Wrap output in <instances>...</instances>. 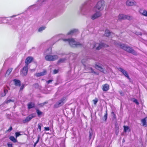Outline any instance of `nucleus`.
<instances>
[{"label": "nucleus", "mask_w": 147, "mask_h": 147, "mask_svg": "<svg viewBox=\"0 0 147 147\" xmlns=\"http://www.w3.org/2000/svg\"><path fill=\"white\" fill-rule=\"evenodd\" d=\"M118 45L121 48L126 51L128 52L131 53L135 55H137V53L134 50L132 49L131 47L127 46L125 44L121 43L118 44Z\"/></svg>", "instance_id": "2"}, {"label": "nucleus", "mask_w": 147, "mask_h": 147, "mask_svg": "<svg viewBox=\"0 0 147 147\" xmlns=\"http://www.w3.org/2000/svg\"><path fill=\"white\" fill-rule=\"evenodd\" d=\"M47 103H48L47 102H43V104L44 105H45V104H47Z\"/></svg>", "instance_id": "55"}, {"label": "nucleus", "mask_w": 147, "mask_h": 147, "mask_svg": "<svg viewBox=\"0 0 147 147\" xmlns=\"http://www.w3.org/2000/svg\"><path fill=\"white\" fill-rule=\"evenodd\" d=\"M14 101V100H13L9 99L8 100H6L5 102L4 103L7 104L11 102H13Z\"/></svg>", "instance_id": "36"}, {"label": "nucleus", "mask_w": 147, "mask_h": 147, "mask_svg": "<svg viewBox=\"0 0 147 147\" xmlns=\"http://www.w3.org/2000/svg\"><path fill=\"white\" fill-rule=\"evenodd\" d=\"M46 28V27L45 26H42L40 27L38 30V31L39 32H41L43 30H44Z\"/></svg>", "instance_id": "35"}, {"label": "nucleus", "mask_w": 147, "mask_h": 147, "mask_svg": "<svg viewBox=\"0 0 147 147\" xmlns=\"http://www.w3.org/2000/svg\"><path fill=\"white\" fill-rule=\"evenodd\" d=\"M95 68L96 69L99 70L102 72H103L104 71V69L100 66L97 64H96L95 65Z\"/></svg>", "instance_id": "22"}, {"label": "nucleus", "mask_w": 147, "mask_h": 147, "mask_svg": "<svg viewBox=\"0 0 147 147\" xmlns=\"http://www.w3.org/2000/svg\"><path fill=\"white\" fill-rule=\"evenodd\" d=\"M79 32L78 30L77 29H74L70 31L68 33L67 35L72 36L76 34Z\"/></svg>", "instance_id": "17"}, {"label": "nucleus", "mask_w": 147, "mask_h": 147, "mask_svg": "<svg viewBox=\"0 0 147 147\" xmlns=\"http://www.w3.org/2000/svg\"><path fill=\"white\" fill-rule=\"evenodd\" d=\"M2 18L0 17V24L2 23Z\"/></svg>", "instance_id": "52"}, {"label": "nucleus", "mask_w": 147, "mask_h": 147, "mask_svg": "<svg viewBox=\"0 0 147 147\" xmlns=\"http://www.w3.org/2000/svg\"><path fill=\"white\" fill-rule=\"evenodd\" d=\"M136 3L134 0H128L126 2L127 5L132 6L136 5Z\"/></svg>", "instance_id": "16"}, {"label": "nucleus", "mask_w": 147, "mask_h": 147, "mask_svg": "<svg viewBox=\"0 0 147 147\" xmlns=\"http://www.w3.org/2000/svg\"><path fill=\"white\" fill-rule=\"evenodd\" d=\"M65 97H63L60 100L57 102L54 105V107L55 108H57L63 105L64 103V101L65 99Z\"/></svg>", "instance_id": "8"}, {"label": "nucleus", "mask_w": 147, "mask_h": 147, "mask_svg": "<svg viewBox=\"0 0 147 147\" xmlns=\"http://www.w3.org/2000/svg\"><path fill=\"white\" fill-rule=\"evenodd\" d=\"M133 101L137 105H138L139 104V103L138 101L137 100L136 98H133Z\"/></svg>", "instance_id": "40"}, {"label": "nucleus", "mask_w": 147, "mask_h": 147, "mask_svg": "<svg viewBox=\"0 0 147 147\" xmlns=\"http://www.w3.org/2000/svg\"><path fill=\"white\" fill-rule=\"evenodd\" d=\"M15 136L16 138H17L20 135H21V134H20V132H16L15 133Z\"/></svg>", "instance_id": "39"}, {"label": "nucleus", "mask_w": 147, "mask_h": 147, "mask_svg": "<svg viewBox=\"0 0 147 147\" xmlns=\"http://www.w3.org/2000/svg\"><path fill=\"white\" fill-rule=\"evenodd\" d=\"M45 0H38V3L37 4L34 5L30 6L28 8L29 9H33L34 10L37 9L38 8V5L42 4L43 3Z\"/></svg>", "instance_id": "9"}, {"label": "nucleus", "mask_w": 147, "mask_h": 147, "mask_svg": "<svg viewBox=\"0 0 147 147\" xmlns=\"http://www.w3.org/2000/svg\"><path fill=\"white\" fill-rule=\"evenodd\" d=\"M27 105L29 109L33 108L35 107V104L32 102H30L28 103Z\"/></svg>", "instance_id": "25"}, {"label": "nucleus", "mask_w": 147, "mask_h": 147, "mask_svg": "<svg viewBox=\"0 0 147 147\" xmlns=\"http://www.w3.org/2000/svg\"><path fill=\"white\" fill-rule=\"evenodd\" d=\"M58 57L57 55H52L50 54L47 55L45 57L46 61H53L57 59Z\"/></svg>", "instance_id": "6"}, {"label": "nucleus", "mask_w": 147, "mask_h": 147, "mask_svg": "<svg viewBox=\"0 0 147 147\" xmlns=\"http://www.w3.org/2000/svg\"><path fill=\"white\" fill-rule=\"evenodd\" d=\"M104 117L105 119V121H106L107 118V110L106 111V113L105 114L104 116Z\"/></svg>", "instance_id": "42"}, {"label": "nucleus", "mask_w": 147, "mask_h": 147, "mask_svg": "<svg viewBox=\"0 0 147 147\" xmlns=\"http://www.w3.org/2000/svg\"><path fill=\"white\" fill-rule=\"evenodd\" d=\"M12 129V128L11 126L10 127L9 129L7 130V131L10 132L11 131Z\"/></svg>", "instance_id": "49"}, {"label": "nucleus", "mask_w": 147, "mask_h": 147, "mask_svg": "<svg viewBox=\"0 0 147 147\" xmlns=\"http://www.w3.org/2000/svg\"><path fill=\"white\" fill-rule=\"evenodd\" d=\"M9 139L11 141L14 143H16L17 142V140L13 136H10Z\"/></svg>", "instance_id": "29"}, {"label": "nucleus", "mask_w": 147, "mask_h": 147, "mask_svg": "<svg viewBox=\"0 0 147 147\" xmlns=\"http://www.w3.org/2000/svg\"><path fill=\"white\" fill-rule=\"evenodd\" d=\"M12 70V69L11 68L9 69L7 71L5 75H9Z\"/></svg>", "instance_id": "34"}, {"label": "nucleus", "mask_w": 147, "mask_h": 147, "mask_svg": "<svg viewBox=\"0 0 147 147\" xmlns=\"http://www.w3.org/2000/svg\"><path fill=\"white\" fill-rule=\"evenodd\" d=\"M124 132H126L128 130H129V131H130V129L129 127L126 126H124Z\"/></svg>", "instance_id": "31"}, {"label": "nucleus", "mask_w": 147, "mask_h": 147, "mask_svg": "<svg viewBox=\"0 0 147 147\" xmlns=\"http://www.w3.org/2000/svg\"><path fill=\"white\" fill-rule=\"evenodd\" d=\"M13 81L14 83V85L16 86H20L21 85V81L18 80L17 79H14L13 80Z\"/></svg>", "instance_id": "21"}, {"label": "nucleus", "mask_w": 147, "mask_h": 147, "mask_svg": "<svg viewBox=\"0 0 147 147\" xmlns=\"http://www.w3.org/2000/svg\"><path fill=\"white\" fill-rule=\"evenodd\" d=\"M52 53V48L51 47H49L46 51L45 52L44 54L45 55H49L51 54Z\"/></svg>", "instance_id": "24"}, {"label": "nucleus", "mask_w": 147, "mask_h": 147, "mask_svg": "<svg viewBox=\"0 0 147 147\" xmlns=\"http://www.w3.org/2000/svg\"><path fill=\"white\" fill-rule=\"evenodd\" d=\"M40 136L38 135V137H37V140H36V142H35V143H36V144H37L38 142H39V140H40Z\"/></svg>", "instance_id": "44"}, {"label": "nucleus", "mask_w": 147, "mask_h": 147, "mask_svg": "<svg viewBox=\"0 0 147 147\" xmlns=\"http://www.w3.org/2000/svg\"><path fill=\"white\" fill-rule=\"evenodd\" d=\"M40 136L38 135V137H37V140H36V142H35V143H36V144H37L38 142H39V140H40Z\"/></svg>", "instance_id": "45"}, {"label": "nucleus", "mask_w": 147, "mask_h": 147, "mask_svg": "<svg viewBox=\"0 0 147 147\" xmlns=\"http://www.w3.org/2000/svg\"><path fill=\"white\" fill-rule=\"evenodd\" d=\"M28 67L27 64L25 65L23 67L22 71V73L23 76H26L28 72Z\"/></svg>", "instance_id": "13"}, {"label": "nucleus", "mask_w": 147, "mask_h": 147, "mask_svg": "<svg viewBox=\"0 0 147 147\" xmlns=\"http://www.w3.org/2000/svg\"><path fill=\"white\" fill-rule=\"evenodd\" d=\"M144 16L147 17V11L146 10Z\"/></svg>", "instance_id": "53"}, {"label": "nucleus", "mask_w": 147, "mask_h": 147, "mask_svg": "<svg viewBox=\"0 0 147 147\" xmlns=\"http://www.w3.org/2000/svg\"><path fill=\"white\" fill-rule=\"evenodd\" d=\"M109 85L107 84H104L102 86V89L104 91H108L109 89Z\"/></svg>", "instance_id": "20"}, {"label": "nucleus", "mask_w": 147, "mask_h": 147, "mask_svg": "<svg viewBox=\"0 0 147 147\" xmlns=\"http://www.w3.org/2000/svg\"><path fill=\"white\" fill-rule=\"evenodd\" d=\"M36 112L38 117L40 116L42 114V112L38 109L36 110Z\"/></svg>", "instance_id": "32"}, {"label": "nucleus", "mask_w": 147, "mask_h": 147, "mask_svg": "<svg viewBox=\"0 0 147 147\" xmlns=\"http://www.w3.org/2000/svg\"><path fill=\"white\" fill-rule=\"evenodd\" d=\"M77 56V55L76 54L71 53L69 54H67L66 58L59 59L58 61V63H64L65 62V60L68 59L74 60L75 59Z\"/></svg>", "instance_id": "3"}, {"label": "nucleus", "mask_w": 147, "mask_h": 147, "mask_svg": "<svg viewBox=\"0 0 147 147\" xmlns=\"http://www.w3.org/2000/svg\"><path fill=\"white\" fill-rule=\"evenodd\" d=\"M42 125L41 123H39L38 124V128L37 129L38 130H39L40 131L41 130V126Z\"/></svg>", "instance_id": "37"}, {"label": "nucleus", "mask_w": 147, "mask_h": 147, "mask_svg": "<svg viewBox=\"0 0 147 147\" xmlns=\"http://www.w3.org/2000/svg\"><path fill=\"white\" fill-rule=\"evenodd\" d=\"M119 92L121 96H123L124 95V93L122 92V91H119Z\"/></svg>", "instance_id": "47"}, {"label": "nucleus", "mask_w": 147, "mask_h": 147, "mask_svg": "<svg viewBox=\"0 0 147 147\" xmlns=\"http://www.w3.org/2000/svg\"><path fill=\"white\" fill-rule=\"evenodd\" d=\"M7 144L8 146V147H13L12 144L8 143Z\"/></svg>", "instance_id": "46"}, {"label": "nucleus", "mask_w": 147, "mask_h": 147, "mask_svg": "<svg viewBox=\"0 0 147 147\" xmlns=\"http://www.w3.org/2000/svg\"><path fill=\"white\" fill-rule=\"evenodd\" d=\"M113 34V33L110 32L109 30H106L105 31V35L107 37L110 36Z\"/></svg>", "instance_id": "27"}, {"label": "nucleus", "mask_w": 147, "mask_h": 147, "mask_svg": "<svg viewBox=\"0 0 147 147\" xmlns=\"http://www.w3.org/2000/svg\"><path fill=\"white\" fill-rule=\"evenodd\" d=\"M53 80H50L47 81V83L48 84H50V83L52 82Z\"/></svg>", "instance_id": "51"}, {"label": "nucleus", "mask_w": 147, "mask_h": 147, "mask_svg": "<svg viewBox=\"0 0 147 147\" xmlns=\"http://www.w3.org/2000/svg\"><path fill=\"white\" fill-rule=\"evenodd\" d=\"M46 70H44L42 72L36 73L35 75L37 77H39L41 76H43L45 75L46 74Z\"/></svg>", "instance_id": "19"}, {"label": "nucleus", "mask_w": 147, "mask_h": 147, "mask_svg": "<svg viewBox=\"0 0 147 147\" xmlns=\"http://www.w3.org/2000/svg\"><path fill=\"white\" fill-rule=\"evenodd\" d=\"M16 16H12L11 17H13Z\"/></svg>", "instance_id": "57"}, {"label": "nucleus", "mask_w": 147, "mask_h": 147, "mask_svg": "<svg viewBox=\"0 0 147 147\" xmlns=\"http://www.w3.org/2000/svg\"><path fill=\"white\" fill-rule=\"evenodd\" d=\"M36 113H33L30 115L28 116L25 119L23 120V122L24 123H25L29 122L31 119L35 117H36Z\"/></svg>", "instance_id": "10"}, {"label": "nucleus", "mask_w": 147, "mask_h": 147, "mask_svg": "<svg viewBox=\"0 0 147 147\" xmlns=\"http://www.w3.org/2000/svg\"><path fill=\"white\" fill-rule=\"evenodd\" d=\"M80 11L82 14L84 15L89 12L90 8L88 5L87 2H86L82 5L80 8Z\"/></svg>", "instance_id": "4"}, {"label": "nucleus", "mask_w": 147, "mask_h": 147, "mask_svg": "<svg viewBox=\"0 0 147 147\" xmlns=\"http://www.w3.org/2000/svg\"><path fill=\"white\" fill-rule=\"evenodd\" d=\"M45 130V131H49L50 130V128L49 127H45L44 128Z\"/></svg>", "instance_id": "50"}, {"label": "nucleus", "mask_w": 147, "mask_h": 147, "mask_svg": "<svg viewBox=\"0 0 147 147\" xmlns=\"http://www.w3.org/2000/svg\"><path fill=\"white\" fill-rule=\"evenodd\" d=\"M10 20V18H7V17H3L2 18V23H6L8 22L9 20Z\"/></svg>", "instance_id": "23"}, {"label": "nucleus", "mask_w": 147, "mask_h": 147, "mask_svg": "<svg viewBox=\"0 0 147 147\" xmlns=\"http://www.w3.org/2000/svg\"><path fill=\"white\" fill-rule=\"evenodd\" d=\"M33 59V58L32 57H27L25 60L26 65L27 64L28 66V64L30 63Z\"/></svg>", "instance_id": "18"}, {"label": "nucleus", "mask_w": 147, "mask_h": 147, "mask_svg": "<svg viewBox=\"0 0 147 147\" xmlns=\"http://www.w3.org/2000/svg\"><path fill=\"white\" fill-rule=\"evenodd\" d=\"M37 144H36V143H34V147H35V146H36V145Z\"/></svg>", "instance_id": "56"}, {"label": "nucleus", "mask_w": 147, "mask_h": 147, "mask_svg": "<svg viewBox=\"0 0 147 147\" xmlns=\"http://www.w3.org/2000/svg\"><path fill=\"white\" fill-rule=\"evenodd\" d=\"M105 1L103 0H100L98 1L94 7V10L95 11L98 10L101 11L103 9L105 6Z\"/></svg>", "instance_id": "5"}, {"label": "nucleus", "mask_w": 147, "mask_h": 147, "mask_svg": "<svg viewBox=\"0 0 147 147\" xmlns=\"http://www.w3.org/2000/svg\"><path fill=\"white\" fill-rule=\"evenodd\" d=\"M8 91L7 89H5V88L4 89L3 92H2L1 93V96L3 97V96H5L6 94L7 93Z\"/></svg>", "instance_id": "28"}, {"label": "nucleus", "mask_w": 147, "mask_h": 147, "mask_svg": "<svg viewBox=\"0 0 147 147\" xmlns=\"http://www.w3.org/2000/svg\"><path fill=\"white\" fill-rule=\"evenodd\" d=\"M124 141V140L123 139V141Z\"/></svg>", "instance_id": "59"}, {"label": "nucleus", "mask_w": 147, "mask_h": 147, "mask_svg": "<svg viewBox=\"0 0 147 147\" xmlns=\"http://www.w3.org/2000/svg\"><path fill=\"white\" fill-rule=\"evenodd\" d=\"M63 40L65 42H67L70 46L72 47H81L83 45L80 42H76L74 39L72 38L63 39Z\"/></svg>", "instance_id": "1"}, {"label": "nucleus", "mask_w": 147, "mask_h": 147, "mask_svg": "<svg viewBox=\"0 0 147 147\" xmlns=\"http://www.w3.org/2000/svg\"><path fill=\"white\" fill-rule=\"evenodd\" d=\"M140 35H141V33H140Z\"/></svg>", "instance_id": "58"}, {"label": "nucleus", "mask_w": 147, "mask_h": 147, "mask_svg": "<svg viewBox=\"0 0 147 147\" xmlns=\"http://www.w3.org/2000/svg\"><path fill=\"white\" fill-rule=\"evenodd\" d=\"M119 70L125 76L127 77L129 80H130V78L128 75V74L127 72L124 69H123L121 68H120L119 69Z\"/></svg>", "instance_id": "15"}, {"label": "nucleus", "mask_w": 147, "mask_h": 147, "mask_svg": "<svg viewBox=\"0 0 147 147\" xmlns=\"http://www.w3.org/2000/svg\"><path fill=\"white\" fill-rule=\"evenodd\" d=\"M98 100L97 98H96L95 99L93 100V102L94 104V105H96L98 102Z\"/></svg>", "instance_id": "41"}, {"label": "nucleus", "mask_w": 147, "mask_h": 147, "mask_svg": "<svg viewBox=\"0 0 147 147\" xmlns=\"http://www.w3.org/2000/svg\"><path fill=\"white\" fill-rule=\"evenodd\" d=\"M59 40V39L58 38V36H56L53 38L51 39V41H53V44H52V45H53L56 42H57Z\"/></svg>", "instance_id": "26"}, {"label": "nucleus", "mask_w": 147, "mask_h": 147, "mask_svg": "<svg viewBox=\"0 0 147 147\" xmlns=\"http://www.w3.org/2000/svg\"><path fill=\"white\" fill-rule=\"evenodd\" d=\"M89 138L90 140L92 138V135H93L92 131H89Z\"/></svg>", "instance_id": "38"}, {"label": "nucleus", "mask_w": 147, "mask_h": 147, "mask_svg": "<svg viewBox=\"0 0 147 147\" xmlns=\"http://www.w3.org/2000/svg\"><path fill=\"white\" fill-rule=\"evenodd\" d=\"M58 72V71L57 69H54L53 71V73L54 74H56Z\"/></svg>", "instance_id": "48"}, {"label": "nucleus", "mask_w": 147, "mask_h": 147, "mask_svg": "<svg viewBox=\"0 0 147 147\" xmlns=\"http://www.w3.org/2000/svg\"><path fill=\"white\" fill-rule=\"evenodd\" d=\"M92 48H94L96 47V49L98 50L100 49L102 47H107L108 46V45L102 43L98 44L94 42Z\"/></svg>", "instance_id": "7"}, {"label": "nucleus", "mask_w": 147, "mask_h": 147, "mask_svg": "<svg viewBox=\"0 0 147 147\" xmlns=\"http://www.w3.org/2000/svg\"><path fill=\"white\" fill-rule=\"evenodd\" d=\"M24 88V84H22L20 88V91L22 90Z\"/></svg>", "instance_id": "43"}, {"label": "nucleus", "mask_w": 147, "mask_h": 147, "mask_svg": "<svg viewBox=\"0 0 147 147\" xmlns=\"http://www.w3.org/2000/svg\"><path fill=\"white\" fill-rule=\"evenodd\" d=\"M39 105H40L41 106H42L44 105L43 104V103H41Z\"/></svg>", "instance_id": "54"}, {"label": "nucleus", "mask_w": 147, "mask_h": 147, "mask_svg": "<svg viewBox=\"0 0 147 147\" xmlns=\"http://www.w3.org/2000/svg\"><path fill=\"white\" fill-rule=\"evenodd\" d=\"M146 10H143L141 9H140L139 10V12L142 15L144 16L145 12Z\"/></svg>", "instance_id": "33"}, {"label": "nucleus", "mask_w": 147, "mask_h": 147, "mask_svg": "<svg viewBox=\"0 0 147 147\" xmlns=\"http://www.w3.org/2000/svg\"><path fill=\"white\" fill-rule=\"evenodd\" d=\"M118 19L119 20H125L127 19L130 20L131 19V17L127 16L123 14H120L118 16Z\"/></svg>", "instance_id": "11"}, {"label": "nucleus", "mask_w": 147, "mask_h": 147, "mask_svg": "<svg viewBox=\"0 0 147 147\" xmlns=\"http://www.w3.org/2000/svg\"><path fill=\"white\" fill-rule=\"evenodd\" d=\"M82 63L83 65L84 66L85 68L86 69H88L90 70V72L94 73V74H97L94 71L92 67H88V68H87L85 64H84V63L85 62V61H84V59H82Z\"/></svg>", "instance_id": "14"}, {"label": "nucleus", "mask_w": 147, "mask_h": 147, "mask_svg": "<svg viewBox=\"0 0 147 147\" xmlns=\"http://www.w3.org/2000/svg\"><path fill=\"white\" fill-rule=\"evenodd\" d=\"M94 14L92 15L91 17L92 20H94L100 17L102 15V13L100 11H96Z\"/></svg>", "instance_id": "12"}, {"label": "nucleus", "mask_w": 147, "mask_h": 147, "mask_svg": "<svg viewBox=\"0 0 147 147\" xmlns=\"http://www.w3.org/2000/svg\"><path fill=\"white\" fill-rule=\"evenodd\" d=\"M141 122L143 123V125L145 127L147 126L146 121V118H144L141 120Z\"/></svg>", "instance_id": "30"}]
</instances>
